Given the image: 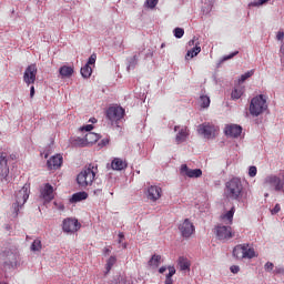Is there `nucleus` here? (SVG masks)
<instances>
[{
	"label": "nucleus",
	"instance_id": "34",
	"mask_svg": "<svg viewBox=\"0 0 284 284\" xmlns=\"http://www.w3.org/2000/svg\"><path fill=\"white\" fill-rule=\"evenodd\" d=\"M200 105H201V108H210V97L201 95L200 97Z\"/></svg>",
	"mask_w": 284,
	"mask_h": 284
},
{
	"label": "nucleus",
	"instance_id": "37",
	"mask_svg": "<svg viewBox=\"0 0 284 284\" xmlns=\"http://www.w3.org/2000/svg\"><path fill=\"white\" fill-rule=\"evenodd\" d=\"M183 34H185V30H183V28H175L174 29V37L176 39H182Z\"/></svg>",
	"mask_w": 284,
	"mask_h": 284
},
{
	"label": "nucleus",
	"instance_id": "48",
	"mask_svg": "<svg viewBox=\"0 0 284 284\" xmlns=\"http://www.w3.org/2000/svg\"><path fill=\"white\" fill-rule=\"evenodd\" d=\"M30 99H34V85L30 88Z\"/></svg>",
	"mask_w": 284,
	"mask_h": 284
},
{
	"label": "nucleus",
	"instance_id": "5",
	"mask_svg": "<svg viewBox=\"0 0 284 284\" xmlns=\"http://www.w3.org/2000/svg\"><path fill=\"white\" fill-rule=\"evenodd\" d=\"M197 132L204 136V139H216L219 126L210 122H204L197 126Z\"/></svg>",
	"mask_w": 284,
	"mask_h": 284
},
{
	"label": "nucleus",
	"instance_id": "30",
	"mask_svg": "<svg viewBox=\"0 0 284 284\" xmlns=\"http://www.w3.org/2000/svg\"><path fill=\"white\" fill-rule=\"evenodd\" d=\"M149 265L152 267H159V265H161V255H153L149 261Z\"/></svg>",
	"mask_w": 284,
	"mask_h": 284
},
{
	"label": "nucleus",
	"instance_id": "41",
	"mask_svg": "<svg viewBox=\"0 0 284 284\" xmlns=\"http://www.w3.org/2000/svg\"><path fill=\"white\" fill-rule=\"evenodd\" d=\"M257 172L258 171H257L256 166H250V169H248V176L254 179V176H256Z\"/></svg>",
	"mask_w": 284,
	"mask_h": 284
},
{
	"label": "nucleus",
	"instance_id": "49",
	"mask_svg": "<svg viewBox=\"0 0 284 284\" xmlns=\"http://www.w3.org/2000/svg\"><path fill=\"white\" fill-rule=\"evenodd\" d=\"M7 256H9V258H14V253H12L11 251H7Z\"/></svg>",
	"mask_w": 284,
	"mask_h": 284
},
{
	"label": "nucleus",
	"instance_id": "35",
	"mask_svg": "<svg viewBox=\"0 0 284 284\" xmlns=\"http://www.w3.org/2000/svg\"><path fill=\"white\" fill-rule=\"evenodd\" d=\"M270 0H255L253 2H251L248 6L252 8H258L261 6H265V3H267Z\"/></svg>",
	"mask_w": 284,
	"mask_h": 284
},
{
	"label": "nucleus",
	"instance_id": "28",
	"mask_svg": "<svg viewBox=\"0 0 284 284\" xmlns=\"http://www.w3.org/2000/svg\"><path fill=\"white\" fill-rule=\"evenodd\" d=\"M80 72L83 79H90V77H92V67H90L89 64H85L84 67L81 68Z\"/></svg>",
	"mask_w": 284,
	"mask_h": 284
},
{
	"label": "nucleus",
	"instance_id": "54",
	"mask_svg": "<svg viewBox=\"0 0 284 284\" xmlns=\"http://www.w3.org/2000/svg\"><path fill=\"white\" fill-rule=\"evenodd\" d=\"M280 52H281V54H284V44H282Z\"/></svg>",
	"mask_w": 284,
	"mask_h": 284
},
{
	"label": "nucleus",
	"instance_id": "11",
	"mask_svg": "<svg viewBox=\"0 0 284 284\" xmlns=\"http://www.w3.org/2000/svg\"><path fill=\"white\" fill-rule=\"evenodd\" d=\"M37 64H30L27 67L23 73V81L27 85H32L37 81Z\"/></svg>",
	"mask_w": 284,
	"mask_h": 284
},
{
	"label": "nucleus",
	"instance_id": "47",
	"mask_svg": "<svg viewBox=\"0 0 284 284\" xmlns=\"http://www.w3.org/2000/svg\"><path fill=\"white\" fill-rule=\"evenodd\" d=\"M276 39H277V41H283L284 32L283 31H278L277 34H276Z\"/></svg>",
	"mask_w": 284,
	"mask_h": 284
},
{
	"label": "nucleus",
	"instance_id": "6",
	"mask_svg": "<svg viewBox=\"0 0 284 284\" xmlns=\"http://www.w3.org/2000/svg\"><path fill=\"white\" fill-rule=\"evenodd\" d=\"M214 234L217 241H230V239H234L235 236L234 231H232V226H225L223 224L214 227Z\"/></svg>",
	"mask_w": 284,
	"mask_h": 284
},
{
	"label": "nucleus",
	"instance_id": "60",
	"mask_svg": "<svg viewBox=\"0 0 284 284\" xmlns=\"http://www.w3.org/2000/svg\"><path fill=\"white\" fill-rule=\"evenodd\" d=\"M123 247H124V250H125V247H128L125 244H123Z\"/></svg>",
	"mask_w": 284,
	"mask_h": 284
},
{
	"label": "nucleus",
	"instance_id": "13",
	"mask_svg": "<svg viewBox=\"0 0 284 284\" xmlns=\"http://www.w3.org/2000/svg\"><path fill=\"white\" fill-rule=\"evenodd\" d=\"M161 196H163V189H161V186L151 185L148 187L146 199L151 201V203H156Z\"/></svg>",
	"mask_w": 284,
	"mask_h": 284
},
{
	"label": "nucleus",
	"instance_id": "44",
	"mask_svg": "<svg viewBox=\"0 0 284 284\" xmlns=\"http://www.w3.org/2000/svg\"><path fill=\"white\" fill-rule=\"evenodd\" d=\"M236 54H239V51H234L233 53L225 55L223 58V61H230V59H234V57H236Z\"/></svg>",
	"mask_w": 284,
	"mask_h": 284
},
{
	"label": "nucleus",
	"instance_id": "21",
	"mask_svg": "<svg viewBox=\"0 0 284 284\" xmlns=\"http://www.w3.org/2000/svg\"><path fill=\"white\" fill-rule=\"evenodd\" d=\"M60 75L62 77V79H70V77H72V74H74V68L72 67H68V65H62L59 69Z\"/></svg>",
	"mask_w": 284,
	"mask_h": 284
},
{
	"label": "nucleus",
	"instance_id": "52",
	"mask_svg": "<svg viewBox=\"0 0 284 284\" xmlns=\"http://www.w3.org/2000/svg\"><path fill=\"white\" fill-rule=\"evenodd\" d=\"M166 270H168V267L162 266V267H160L159 272H160V274H163V273H165Z\"/></svg>",
	"mask_w": 284,
	"mask_h": 284
},
{
	"label": "nucleus",
	"instance_id": "39",
	"mask_svg": "<svg viewBox=\"0 0 284 284\" xmlns=\"http://www.w3.org/2000/svg\"><path fill=\"white\" fill-rule=\"evenodd\" d=\"M97 63V53H92L87 62V65H94Z\"/></svg>",
	"mask_w": 284,
	"mask_h": 284
},
{
	"label": "nucleus",
	"instance_id": "59",
	"mask_svg": "<svg viewBox=\"0 0 284 284\" xmlns=\"http://www.w3.org/2000/svg\"><path fill=\"white\" fill-rule=\"evenodd\" d=\"M161 48H165V44H162Z\"/></svg>",
	"mask_w": 284,
	"mask_h": 284
},
{
	"label": "nucleus",
	"instance_id": "58",
	"mask_svg": "<svg viewBox=\"0 0 284 284\" xmlns=\"http://www.w3.org/2000/svg\"><path fill=\"white\" fill-rule=\"evenodd\" d=\"M0 284H8V283H6V282H0Z\"/></svg>",
	"mask_w": 284,
	"mask_h": 284
},
{
	"label": "nucleus",
	"instance_id": "45",
	"mask_svg": "<svg viewBox=\"0 0 284 284\" xmlns=\"http://www.w3.org/2000/svg\"><path fill=\"white\" fill-rule=\"evenodd\" d=\"M281 212V204H276L272 210L271 214H278Z\"/></svg>",
	"mask_w": 284,
	"mask_h": 284
},
{
	"label": "nucleus",
	"instance_id": "16",
	"mask_svg": "<svg viewBox=\"0 0 284 284\" xmlns=\"http://www.w3.org/2000/svg\"><path fill=\"white\" fill-rule=\"evenodd\" d=\"M181 174L187 176L189 179H201L203 176V171L201 169H190L187 164H182Z\"/></svg>",
	"mask_w": 284,
	"mask_h": 284
},
{
	"label": "nucleus",
	"instance_id": "27",
	"mask_svg": "<svg viewBox=\"0 0 284 284\" xmlns=\"http://www.w3.org/2000/svg\"><path fill=\"white\" fill-rule=\"evenodd\" d=\"M244 92H245V89L243 87H237L232 91L231 98L234 100H239L241 99V97H243Z\"/></svg>",
	"mask_w": 284,
	"mask_h": 284
},
{
	"label": "nucleus",
	"instance_id": "9",
	"mask_svg": "<svg viewBox=\"0 0 284 284\" xmlns=\"http://www.w3.org/2000/svg\"><path fill=\"white\" fill-rule=\"evenodd\" d=\"M125 116V109L121 106H110L106 110V119L111 121V123H116L118 121H121Z\"/></svg>",
	"mask_w": 284,
	"mask_h": 284
},
{
	"label": "nucleus",
	"instance_id": "42",
	"mask_svg": "<svg viewBox=\"0 0 284 284\" xmlns=\"http://www.w3.org/2000/svg\"><path fill=\"white\" fill-rule=\"evenodd\" d=\"M264 270H265L266 272H272V270H274V263L267 262V263L264 265Z\"/></svg>",
	"mask_w": 284,
	"mask_h": 284
},
{
	"label": "nucleus",
	"instance_id": "36",
	"mask_svg": "<svg viewBox=\"0 0 284 284\" xmlns=\"http://www.w3.org/2000/svg\"><path fill=\"white\" fill-rule=\"evenodd\" d=\"M116 263V257L111 256L106 262V272H110L112 267H114V264Z\"/></svg>",
	"mask_w": 284,
	"mask_h": 284
},
{
	"label": "nucleus",
	"instance_id": "38",
	"mask_svg": "<svg viewBox=\"0 0 284 284\" xmlns=\"http://www.w3.org/2000/svg\"><path fill=\"white\" fill-rule=\"evenodd\" d=\"M159 0H146L145 6L149 7L151 10L156 8Z\"/></svg>",
	"mask_w": 284,
	"mask_h": 284
},
{
	"label": "nucleus",
	"instance_id": "31",
	"mask_svg": "<svg viewBox=\"0 0 284 284\" xmlns=\"http://www.w3.org/2000/svg\"><path fill=\"white\" fill-rule=\"evenodd\" d=\"M201 52V48L199 44H195V47L187 51L186 57H191V59H194L199 53Z\"/></svg>",
	"mask_w": 284,
	"mask_h": 284
},
{
	"label": "nucleus",
	"instance_id": "7",
	"mask_svg": "<svg viewBox=\"0 0 284 284\" xmlns=\"http://www.w3.org/2000/svg\"><path fill=\"white\" fill-rule=\"evenodd\" d=\"M265 187H274L275 192H282L284 190V183L281 176L271 174L264 180Z\"/></svg>",
	"mask_w": 284,
	"mask_h": 284
},
{
	"label": "nucleus",
	"instance_id": "57",
	"mask_svg": "<svg viewBox=\"0 0 284 284\" xmlns=\"http://www.w3.org/2000/svg\"><path fill=\"white\" fill-rule=\"evenodd\" d=\"M189 45H194V40H190Z\"/></svg>",
	"mask_w": 284,
	"mask_h": 284
},
{
	"label": "nucleus",
	"instance_id": "3",
	"mask_svg": "<svg viewBox=\"0 0 284 284\" xmlns=\"http://www.w3.org/2000/svg\"><path fill=\"white\" fill-rule=\"evenodd\" d=\"M30 199V184H24L22 190L16 192V203L11 206V216L17 219L19 216V211L26 205Z\"/></svg>",
	"mask_w": 284,
	"mask_h": 284
},
{
	"label": "nucleus",
	"instance_id": "56",
	"mask_svg": "<svg viewBox=\"0 0 284 284\" xmlns=\"http://www.w3.org/2000/svg\"><path fill=\"white\" fill-rule=\"evenodd\" d=\"M110 248H104V254H110Z\"/></svg>",
	"mask_w": 284,
	"mask_h": 284
},
{
	"label": "nucleus",
	"instance_id": "50",
	"mask_svg": "<svg viewBox=\"0 0 284 284\" xmlns=\"http://www.w3.org/2000/svg\"><path fill=\"white\" fill-rule=\"evenodd\" d=\"M102 192H103V190H101V189H97V190L93 191L95 196H99V194H101Z\"/></svg>",
	"mask_w": 284,
	"mask_h": 284
},
{
	"label": "nucleus",
	"instance_id": "2",
	"mask_svg": "<svg viewBox=\"0 0 284 284\" xmlns=\"http://www.w3.org/2000/svg\"><path fill=\"white\" fill-rule=\"evenodd\" d=\"M97 174H99V165L92 163L89 164L78 174V184L80 187H88V185H92L97 179Z\"/></svg>",
	"mask_w": 284,
	"mask_h": 284
},
{
	"label": "nucleus",
	"instance_id": "26",
	"mask_svg": "<svg viewBox=\"0 0 284 284\" xmlns=\"http://www.w3.org/2000/svg\"><path fill=\"white\" fill-rule=\"evenodd\" d=\"M256 257V252L254 248L250 247V244H244V258H254Z\"/></svg>",
	"mask_w": 284,
	"mask_h": 284
},
{
	"label": "nucleus",
	"instance_id": "10",
	"mask_svg": "<svg viewBox=\"0 0 284 284\" xmlns=\"http://www.w3.org/2000/svg\"><path fill=\"white\" fill-rule=\"evenodd\" d=\"M10 166H8V153L0 152V181L8 183Z\"/></svg>",
	"mask_w": 284,
	"mask_h": 284
},
{
	"label": "nucleus",
	"instance_id": "24",
	"mask_svg": "<svg viewBox=\"0 0 284 284\" xmlns=\"http://www.w3.org/2000/svg\"><path fill=\"white\" fill-rule=\"evenodd\" d=\"M233 256L239 260L244 258V244H239L233 248Z\"/></svg>",
	"mask_w": 284,
	"mask_h": 284
},
{
	"label": "nucleus",
	"instance_id": "19",
	"mask_svg": "<svg viewBox=\"0 0 284 284\" xmlns=\"http://www.w3.org/2000/svg\"><path fill=\"white\" fill-rule=\"evenodd\" d=\"M47 165L49 170H59V168L63 165V155H53L52 158H50V160H48Z\"/></svg>",
	"mask_w": 284,
	"mask_h": 284
},
{
	"label": "nucleus",
	"instance_id": "22",
	"mask_svg": "<svg viewBox=\"0 0 284 284\" xmlns=\"http://www.w3.org/2000/svg\"><path fill=\"white\" fill-rule=\"evenodd\" d=\"M111 168L112 170H125V168H128V163L119 158H115L112 162H111Z\"/></svg>",
	"mask_w": 284,
	"mask_h": 284
},
{
	"label": "nucleus",
	"instance_id": "29",
	"mask_svg": "<svg viewBox=\"0 0 284 284\" xmlns=\"http://www.w3.org/2000/svg\"><path fill=\"white\" fill-rule=\"evenodd\" d=\"M176 274V268L174 266H169V274L166 275L164 284H173L174 281L172 280V276Z\"/></svg>",
	"mask_w": 284,
	"mask_h": 284
},
{
	"label": "nucleus",
	"instance_id": "14",
	"mask_svg": "<svg viewBox=\"0 0 284 284\" xmlns=\"http://www.w3.org/2000/svg\"><path fill=\"white\" fill-rule=\"evenodd\" d=\"M179 230L184 239H190L195 232L194 224L190 222V219H185L180 223Z\"/></svg>",
	"mask_w": 284,
	"mask_h": 284
},
{
	"label": "nucleus",
	"instance_id": "53",
	"mask_svg": "<svg viewBox=\"0 0 284 284\" xmlns=\"http://www.w3.org/2000/svg\"><path fill=\"white\" fill-rule=\"evenodd\" d=\"M275 273L276 274H283L284 273V268H277V270H275Z\"/></svg>",
	"mask_w": 284,
	"mask_h": 284
},
{
	"label": "nucleus",
	"instance_id": "55",
	"mask_svg": "<svg viewBox=\"0 0 284 284\" xmlns=\"http://www.w3.org/2000/svg\"><path fill=\"white\" fill-rule=\"evenodd\" d=\"M90 122H91V123H97V119H95V118H92V119H90Z\"/></svg>",
	"mask_w": 284,
	"mask_h": 284
},
{
	"label": "nucleus",
	"instance_id": "25",
	"mask_svg": "<svg viewBox=\"0 0 284 284\" xmlns=\"http://www.w3.org/2000/svg\"><path fill=\"white\" fill-rule=\"evenodd\" d=\"M178 265L181 270V272H185L187 270H190V260H187L186 257H179L178 260Z\"/></svg>",
	"mask_w": 284,
	"mask_h": 284
},
{
	"label": "nucleus",
	"instance_id": "32",
	"mask_svg": "<svg viewBox=\"0 0 284 284\" xmlns=\"http://www.w3.org/2000/svg\"><path fill=\"white\" fill-rule=\"evenodd\" d=\"M42 248V244H41V240L37 239L33 241V243L31 244V252H41Z\"/></svg>",
	"mask_w": 284,
	"mask_h": 284
},
{
	"label": "nucleus",
	"instance_id": "46",
	"mask_svg": "<svg viewBox=\"0 0 284 284\" xmlns=\"http://www.w3.org/2000/svg\"><path fill=\"white\" fill-rule=\"evenodd\" d=\"M240 270L241 268L239 266H236V265L231 266L232 274H239Z\"/></svg>",
	"mask_w": 284,
	"mask_h": 284
},
{
	"label": "nucleus",
	"instance_id": "40",
	"mask_svg": "<svg viewBox=\"0 0 284 284\" xmlns=\"http://www.w3.org/2000/svg\"><path fill=\"white\" fill-rule=\"evenodd\" d=\"M53 205L55 207V210H59V212H63V210H65V205H63V202H53Z\"/></svg>",
	"mask_w": 284,
	"mask_h": 284
},
{
	"label": "nucleus",
	"instance_id": "17",
	"mask_svg": "<svg viewBox=\"0 0 284 284\" xmlns=\"http://www.w3.org/2000/svg\"><path fill=\"white\" fill-rule=\"evenodd\" d=\"M174 132H178L175 136V142L178 143V145L181 143H185V141L187 140V126L175 125Z\"/></svg>",
	"mask_w": 284,
	"mask_h": 284
},
{
	"label": "nucleus",
	"instance_id": "1",
	"mask_svg": "<svg viewBox=\"0 0 284 284\" xmlns=\"http://www.w3.org/2000/svg\"><path fill=\"white\" fill-rule=\"evenodd\" d=\"M224 194L231 201H240L243 199V182L241 179L233 178L225 183Z\"/></svg>",
	"mask_w": 284,
	"mask_h": 284
},
{
	"label": "nucleus",
	"instance_id": "51",
	"mask_svg": "<svg viewBox=\"0 0 284 284\" xmlns=\"http://www.w3.org/2000/svg\"><path fill=\"white\" fill-rule=\"evenodd\" d=\"M119 243H121L123 239H125V235L123 233H119Z\"/></svg>",
	"mask_w": 284,
	"mask_h": 284
},
{
	"label": "nucleus",
	"instance_id": "4",
	"mask_svg": "<svg viewBox=\"0 0 284 284\" xmlns=\"http://www.w3.org/2000/svg\"><path fill=\"white\" fill-rule=\"evenodd\" d=\"M267 110V100L265 95L260 94L251 100L250 114L252 116H261Z\"/></svg>",
	"mask_w": 284,
	"mask_h": 284
},
{
	"label": "nucleus",
	"instance_id": "43",
	"mask_svg": "<svg viewBox=\"0 0 284 284\" xmlns=\"http://www.w3.org/2000/svg\"><path fill=\"white\" fill-rule=\"evenodd\" d=\"M81 130H82V132H83V130L85 131V132H92V130H94V125H92V124H87V125H84V126H82L81 128Z\"/></svg>",
	"mask_w": 284,
	"mask_h": 284
},
{
	"label": "nucleus",
	"instance_id": "33",
	"mask_svg": "<svg viewBox=\"0 0 284 284\" xmlns=\"http://www.w3.org/2000/svg\"><path fill=\"white\" fill-rule=\"evenodd\" d=\"M250 77H254V69L247 71L246 73L242 74L239 79V83H245Z\"/></svg>",
	"mask_w": 284,
	"mask_h": 284
},
{
	"label": "nucleus",
	"instance_id": "18",
	"mask_svg": "<svg viewBox=\"0 0 284 284\" xmlns=\"http://www.w3.org/2000/svg\"><path fill=\"white\" fill-rule=\"evenodd\" d=\"M224 132L226 136H232L233 139H236L241 136V133L243 132V128H241V125H237V124H231L225 126Z\"/></svg>",
	"mask_w": 284,
	"mask_h": 284
},
{
	"label": "nucleus",
	"instance_id": "12",
	"mask_svg": "<svg viewBox=\"0 0 284 284\" xmlns=\"http://www.w3.org/2000/svg\"><path fill=\"white\" fill-rule=\"evenodd\" d=\"M101 139V135L94 133V132H89L85 134L84 139L78 138L75 140V144L80 145L81 148H85V145H91L92 143H97Z\"/></svg>",
	"mask_w": 284,
	"mask_h": 284
},
{
	"label": "nucleus",
	"instance_id": "20",
	"mask_svg": "<svg viewBox=\"0 0 284 284\" xmlns=\"http://www.w3.org/2000/svg\"><path fill=\"white\" fill-rule=\"evenodd\" d=\"M236 212V209H234V206L227 211L226 213H223L220 216V221H222V223H224L225 225H232V223H234V213Z\"/></svg>",
	"mask_w": 284,
	"mask_h": 284
},
{
	"label": "nucleus",
	"instance_id": "23",
	"mask_svg": "<svg viewBox=\"0 0 284 284\" xmlns=\"http://www.w3.org/2000/svg\"><path fill=\"white\" fill-rule=\"evenodd\" d=\"M85 199H88V192L85 191L78 192L71 196L70 203H79L81 201H85Z\"/></svg>",
	"mask_w": 284,
	"mask_h": 284
},
{
	"label": "nucleus",
	"instance_id": "15",
	"mask_svg": "<svg viewBox=\"0 0 284 284\" xmlns=\"http://www.w3.org/2000/svg\"><path fill=\"white\" fill-rule=\"evenodd\" d=\"M40 196L44 203H50L54 199V187L50 183H45L40 189Z\"/></svg>",
	"mask_w": 284,
	"mask_h": 284
},
{
	"label": "nucleus",
	"instance_id": "8",
	"mask_svg": "<svg viewBox=\"0 0 284 284\" xmlns=\"http://www.w3.org/2000/svg\"><path fill=\"white\" fill-rule=\"evenodd\" d=\"M62 230L65 234H74V232L81 230V223L77 219L67 217L62 222Z\"/></svg>",
	"mask_w": 284,
	"mask_h": 284
}]
</instances>
